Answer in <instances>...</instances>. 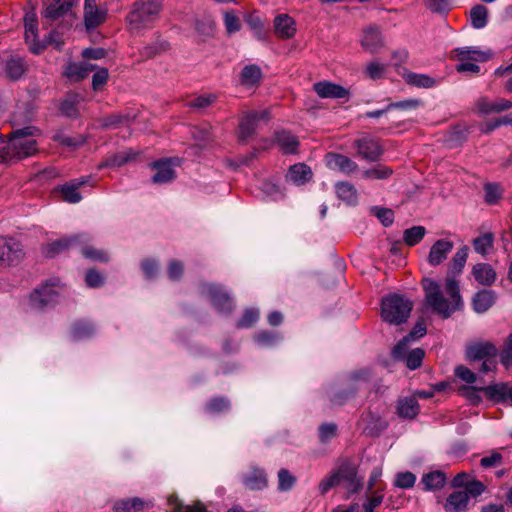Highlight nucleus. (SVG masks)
<instances>
[{"mask_svg": "<svg viewBox=\"0 0 512 512\" xmlns=\"http://www.w3.org/2000/svg\"><path fill=\"white\" fill-rule=\"evenodd\" d=\"M341 480L345 482L347 494L345 499H349L351 494L358 493L362 487L363 482L361 478L357 477V469L355 466L345 463L340 466Z\"/></svg>", "mask_w": 512, "mask_h": 512, "instance_id": "18", "label": "nucleus"}, {"mask_svg": "<svg viewBox=\"0 0 512 512\" xmlns=\"http://www.w3.org/2000/svg\"><path fill=\"white\" fill-rule=\"evenodd\" d=\"M29 65L27 61L18 55L10 56L4 62V74L10 81H18L28 71Z\"/></svg>", "mask_w": 512, "mask_h": 512, "instance_id": "19", "label": "nucleus"}, {"mask_svg": "<svg viewBox=\"0 0 512 512\" xmlns=\"http://www.w3.org/2000/svg\"><path fill=\"white\" fill-rule=\"evenodd\" d=\"M337 197L347 205H355L358 202V193L355 186L347 181H340L335 184Z\"/></svg>", "mask_w": 512, "mask_h": 512, "instance_id": "35", "label": "nucleus"}, {"mask_svg": "<svg viewBox=\"0 0 512 512\" xmlns=\"http://www.w3.org/2000/svg\"><path fill=\"white\" fill-rule=\"evenodd\" d=\"M151 507H153L152 501L132 497L116 500L112 505V510L113 512H143Z\"/></svg>", "mask_w": 512, "mask_h": 512, "instance_id": "17", "label": "nucleus"}, {"mask_svg": "<svg viewBox=\"0 0 512 512\" xmlns=\"http://www.w3.org/2000/svg\"><path fill=\"white\" fill-rule=\"evenodd\" d=\"M452 54H453L452 57L459 62L470 61V60L484 62V61L489 60L493 55L490 50L481 51L475 47L455 48L452 51Z\"/></svg>", "mask_w": 512, "mask_h": 512, "instance_id": "22", "label": "nucleus"}, {"mask_svg": "<svg viewBox=\"0 0 512 512\" xmlns=\"http://www.w3.org/2000/svg\"><path fill=\"white\" fill-rule=\"evenodd\" d=\"M411 341H409L406 337H403L392 349L391 356L395 361H401L403 358L410 352L409 344Z\"/></svg>", "mask_w": 512, "mask_h": 512, "instance_id": "56", "label": "nucleus"}, {"mask_svg": "<svg viewBox=\"0 0 512 512\" xmlns=\"http://www.w3.org/2000/svg\"><path fill=\"white\" fill-rule=\"evenodd\" d=\"M156 173L151 178L154 184H164L173 181L176 178V171L172 167L171 159H160L149 164Z\"/></svg>", "mask_w": 512, "mask_h": 512, "instance_id": "14", "label": "nucleus"}, {"mask_svg": "<svg viewBox=\"0 0 512 512\" xmlns=\"http://www.w3.org/2000/svg\"><path fill=\"white\" fill-rule=\"evenodd\" d=\"M360 43L369 53H377L384 46L380 28L377 25H370L364 28Z\"/></svg>", "mask_w": 512, "mask_h": 512, "instance_id": "15", "label": "nucleus"}, {"mask_svg": "<svg viewBox=\"0 0 512 512\" xmlns=\"http://www.w3.org/2000/svg\"><path fill=\"white\" fill-rule=\"evenodd\" d=\"M224 24L228 34H233L241 29L240 19L230 12L224 14Z\"/></svg>", "mask_w": 512, "mask_h": 512, "instance_id": "63", "label": "nucleus"}, {"mask_svg": "<svg viewBox=\"0 0 512 512\" xmlns=\"http://www.w3.org/2000/svg\"><path fill=\"white\" fill-rule=\"evenodd\" d=\"M168 503L174 506V512H206V507L200 502L192 506H187L185 510H182V506L176 495H170L168 497Z\"/></svg>", "mask_w": 512, "mask_h": 512, "instance_id": "50", "label": "nucleus"}, {"mask_svg": "<svg viewBox=\"0 0 512 512\" xmlns=\"http://www.w3.org/2000/svg\"><path fill=\"white\" fill-rule=\"evenodd\" d=\"M73 6V0H55L44 12V17L52 20L66 15Z\"/></svg>", "mask_w": 512, "mask_h": 512, "instance_id": "38", "label": "nucleus"}, {"mask_svg": "<svg viewBox=\"0 0 512 512\" xmlns=\"http://www.w3.org/2000/svg\"><path fill=\"white\" fill-rule=\"evenodd\" d=\"M469 503L468 493L464 491H454L447 498L444 504L446 512H464Z\"/></svg>", "mask_w": 512, "mask_h": 512, "instance_id": "30", "label": "nucleus"}, {"mask_svg": "<svg viewBox=\"0 0 512 512\" xmlns=\"http://www.w3.org/2000/svg\"><path fill=\"white\" fill-rule=\"evenodd\" d=\"M313 90L320 98L342 99L349 98L350 92L345 87L329 81L316 82Z\"/></svg>", "mask_w": 512, "mask_h": 512, "instance_id": "16", "label": "nucleus"}, {"mask_svg": "<svg viewBox=\"0 0 512 512\" xmlns=\"http://www.w3.org/2000/svg\"><path fill=\"white\" fill-rule=\"evenodd\" d=\"M184 272V265L181 261L172 259L168 263L167 274L172 281L181 279Z\"/></svg>", "mask_w": 512, "mask_h": 512, "instance_id": "59", "label": "nucleus"}, {"mask_svg": "<svg viewBox=\"0 0 512 512\" xmlns=\"http://www.w3.org/2000/svg\"><path fill=\"white\" fill-rule=\"evenodd\" d=\"M37 16L34 10L25 14L24 28H25V42L28 44L29 49L34 54H39L43 51L44 45L38 41V25Z\"/></svg>", "mask_w": 512, "mask_h": 512, "instance_id": "9", "label": "nucleus"}, {"mask_svg": "<svg viewBox=\"0 0 512 512\" xmlns=\"http://www.w3.org/2000/svg\"><path fill=\"white\" fill-rule=\"evenodd\" d=\"M416 476L412 472L398 473L395 480V486L402 489L412 488L415 484Z\"/></svg>", "mask_w": 512, "mask_h": 512, "instance_id": "60", "label": "nucleus"}, {"mask_svg": "<svg viewBox=\"0 0 512 512\" xmlns=\"http://www.w3.org/2000/svg\"><path fill=\"white\" fill-rule=\"evenodd\" d=\"M206 293L209 295L212 304L221 313L228 314L233 309V303L230 296L223 291L220 286L215 284L204 285Z\"/></svg>", "mask_w": 512, "mask_h": 512, "instance_id": "13", "label": "nucleus"}, {"mask_svg": "<svg viewBox=\"0 0 512 512\" xmlns=\"http://www.w3.org/2000/svg\"><path fill=\"white\" fill-rule=\"evenodd\" d=\"M470 20L474 28H484L488 22V9L481 4L475 5L470 11Z\"/></svg>", "mask_w": 512, "mask_h": 512, "instance_id": "45", "label": "nucleus"}, {"mask_svg": "<svg viewBox=\"0 0 512 512\" xmlns=\"http://www.w3.org/2000/svg\"><path fill=\"white\" fill-rule=\"evenodd\" d=\"M413 302L403 295L392 293L382 298L381 317L390 325H401L410 317Z\"/></svg>", "mask_w": 512, "mask_h": 512, "instance_id": "4", "label": "nucleus"}, {"mask_svg": "<svg viewBox=\"0 0 512 512\" xmlns=\"http://www.w3.org/2000/svg\"><path fill=\"white\" fill-rule=\"evenodd\" d=\"M420 412V406L415 396L401 397L397 400L396 413L402 419L412 420Z\"/></svg>", "mask_w": 512, "mask_h": 512, "instance_id": "24", "label": "nucleus"}, {"mask_svg": "<svg viewBox=\"0 0 512 512\" xmlns=\"http://www.w3.org/2000/svg\"><path fill=\"white\" fill-rule=\"evenodd\" d=\"M95 65L89 63H69L65 70L64 76L67 77L72 82H79L86 78L89 73L95 70Z\"/></svg>", "mask_w": 512, "mask_h": 512, "instance_id": "29", "label": "nucleus"}, {"mask_svg": "<svg viewBox=\"0 0 512 512\" xmlns=\"http://www.w3.org/2000/svg\"><path fill=\"white\" fill-rule=\"evenodd\" d=\"M372 210L385 227H388L393 223L394 212L391 209L374 207Z\"/></svg>", "mask_w": 512, "mask_h": 512, "instance_id": "64", "label": "nucleus"}, {"mask_svg": "<svg viewBox=\"0 0 512 512\" xmlns=\"http://www.w3.org/2000/svg\"><path fill=\"white\" fill-rule=\"evenodd\" d=\"M497 294L493 290H480L472 298V307L476 313H485L496 302Z\"/></svg>", "mask_w": 512, "mask_h": 512, "instance_id": "27", "label": "nucleus"}, {"mask_svg": "<svg viewBox=\"0 0 512 512\" xmlns=\"http://www.w3.org/2000/svg\"><path fill=\"white\" fill-rule=\"evenodd\" d=\"M340 481H341V472H340V468H339L337 472H334L321 480V482L319 483V486H318L320 494L325 495L331 488L338 485L340 483Z\"/></svg>", "mask_w": 512, "mask_h": 512, "instance_id": "49", "label": "nucleus"}, {"mask_svg": "<svg viewBox=\"0 0 512 512\" xmlns=\"http://www.w3.org/2000/svg\"><path fill=\"white\" fill-rule=\"evenodd\" d=\"M106 11L98 7L96 0H85L84 22L87 29H94L105 21Z\"/></svg>", "mask_w": 512, "mask_h": 512, "instance_id": "21", "label": "nucleus"}, {"mask_svg": "<svg viewBox=\"0 0 512 512\" xmlns=\"http://www.w3.org/2000/svg\"><path fill=\"white\" fill-rule=\"evenodd\" d=\"M359 425L363 426V432L370 437H378L388 428V422L371 410L361 414Z\"/></svg>", "mask_w": 512, "mask_h": 512, "instance_id": "10", "label": "nucleus"}, {"mask_svg": "<svg viewBox=\"0 0 512 512\" xmlns=\"http://www.w3.org/2000/svg\"><path fill=\"white\" fill-rule=\"evenodd\" d=\"M481 388L482 387L476 386H462L459 388L458 391L464 398L469 400L472 404L478 405L482 401V398L479 395L480 391L483 392Z\"/></svg>", "mask_w": 512, "mask_h": 512, "instance_id": "53", "label": "nucleus"}, {"mask_svg": "<svg viewBox=\"0 0 512 512\" xmlns=\"http://www.w3.org/2000/svg\"><path fill=\"white\" fill-rule=\"evenodd\" d=\"M353 146L357 148V155L367 161H377L383 154V148L379 140L371 136L356 139Z\"/></svg>", "mask_w": 512, "mask_h": 512, "instance_id": "8", "label": "nucleus"}, {"mask_svg": "<svg viewBox=\"0 0 512 512\" xmlns=\"http://www.w3.org/2000/svg\"><path fill=\"white\" fill-rule=\"evenodd\" d=\"M453 242L446 239L437 240L431 247L428 254V262L431 266H438L446 260L453 249Z\"/></svg>", "mask_w": 512, "mask_h": 512, "instance_id": "23", "label": "nucleus"}, {"mask_svg": "<svg viewBox=\"0 0 512 512\" xmlns=\"http://www.w3.org/2000/svg\"><path fill=\"white\" fill-rule=\"evenodd\" d=\"M426 229L423 226H413L403 232L405 244L412 247L418 244L425 236Z\"/></svg>", "mask_w": 512, "mask_h": 512, "instance_id": "46", "label": "nucleus"}, {"mask_svg": "<svg viewBox=\"0 0 512 512\" xmlns=\"http://www.w3.org/2000/svg\"><path fill=\"white\" fill-rule=\"evenodd\" d=\"M403 79L410 86L418 88H432L437 84V80L427 74H418L406 71L403 74Z\"/></svg>", "mask_w": 512, "mask_h": 512, "instance_id": "39", "label": "nucleus"}, {"mask_svg": "<svg viewBox=\"0 0 512 512\" xmlns=\"http://www.w3.org/2000/svg\"><path fill=\"white\" fill-rule=\"evenodd\" d=\"M424 356L425 352L423 349L415 348L411 350L400 362L405 363L409 369L415 370L421 366Z\"/></svg>", "mask_w": 512, "mask_h": 512, "instance_id": "47", "label": "nucleus"}, {"mask_svg": "<svg viewBox=\"0 0 512 512\" xmlns=\"http://www.w3.org/2000/svg\"><path fill=\"white\" fill-rule=\"evenodd\" d=\"M275 33L279 38L289 39L296 33L294 20L287 14H280L274 20Z\"/></svg>", "mask_w": 512, "mask_h": 512, "instance_id": "28", "label": "nucleus"}, {"mask_svg": "<svg viewBox=\"0 0 512 512\" xmlns=\"http://www.w3.org/2000/svg\"><path fill=\"white\" fill-rule=\"evenodd\" d=\"M296 481H297L296 477L294 475H292L289 470H287L285 468H281L278 471V489H279V491L284 492V491L291 490L294 487Z\"/></svg>", "mask_w": 512, "mask_h": 512, "instance_id": "48", "label": "nucleus"}, {"mask_svg": "<svg viewBox=\"0 0 512 512\" xmlns=\"http://www.w3.org/2000/svg\"><path fill=\"white\" fill-rule=\"evenodd\" d=\"M494 237L492 233H486L473 240V247L477 253L486 254L487 249L492 247Z\"/></svg>", "mask_w": 512, "mask_h": 512, "instance_id": "51", "label": "nucleus"}, {"mask_svg": "<svg viewBox=\"0 0 512 512\" xmlns=\"http://www.w3.org/2000/svg\"><path fill=\"white\" fill-rule=\"evenodd\" d=\"M447 478L442 471H432L422 476L421 482L427 491L440 490L446 484Z\"/></svg>", "mask_w": 512, "mask_h": 512, "instance_id": "41", "label": "nucleus"}, {"mask_svg": "<svg viewBox=\"0 0 512 512\" xmlns=\"http://www.w3.org/2000/svg\"><path fill=\"white\" fill-rule=\"evenodd\" d=\"M243 483L250 490H261L268 484L267 475L263 469L253 468L243 476Z\"/></svg>", "mask_w": 512, "mask_h": 512, "instance_id": "32", "label": "nucleus"}, {"mask_svg": "<svg viewBox=\"0 0 512 512\" xmlns=\"http://www.w3.org/2000/svg\"><path fill=\"white\" fill-rule=\"evenodd\" d=\"M54 139L59 142L61 145L71 147V148H77L85 142V138L81 135L77 137H71L65 134H56L54 136Z\"/></svg>", "mask_w": 512, "mask_h": 512, "instance_id": "58", "label": "nucleus"}, {"mask_svg": "<svg viewBox=\"0 0 512 512\" xmlns=\"http://www.w3.org/2000/svg\"><path fill=\"white\" fill-rule=\"evenodd\" d=\"M89 181V177H81L79 179L71 180L70 182L65 183L59 188V192L61 193L63 200L69 203H78L82 196L78 192V189L87 184Z\"/></svg>", "mask_w": 512, "mask_h": 512, "instance_id": "26", "label": "nucleus"}, {"mask_svg": "<svg viewBox=\"0 0 512 512\" xmlns=\"http://www.w3.org/2000/svg\"><path fill=\"white\" fill-rule=\"evenodd\" d=\"M240 79L242 85L245 86L259 85L262 79V71L257 65H247L242 69Z\"/></svg>", "mask_w": 512, "mask_h": 512, "instance_id": "42", "label": "nucleus"}, {"mask_svg": "<svg viewBox=\"0 0 512 512\" xmlns=\"http://www.w3.org/2000/svg\"><path fill=\"white\" fill-rule=\"evenodd\" d=\"M162 9V0H135L126 16L130 30L139 32L153 27Z\"/></svg>", "mask_w": 512, "mask_h": 512, "instance_id": "3", "label": "nucleus"}, {"mask_svg": "<svg viewBox=\"0 0 512 512\" xmlns=\"http://www.w3.org/2000/svg\"><path fill=\"white\" fill-rule=\"evenodd\" d=\"M270 118L268 110L249 111L243 113L239 122L238 139L242 143H247L249 139L255 134L260 120L267 121Z\"/></svg>", "mask_w": 512, "mask_h": 512, "instance_id": "5", "label": "nucleus"}, {"mask_svg": "<svg viewBox=\"0 0 512 512\" xmlns=\"http://www.w3.org/2000/svg\"><path fill=\"white\" fill-rule=\"evenodd\" d=\"M456 377H458L459 379H461L462 381L468 383V384H472L474 382H476L477 380V376L476 374L468 367L464 366V365H459L455 368V371H454Z\"/></svg>", "mask_w": 512, "mask_h": 512, "instance_id": "61", "label": "nucleus"}, {"mask_svg": "<svg viewBox=\"0 0 512 512\" xmlns=\"http://www.w3.org/2000/svg\"><path fill=\"white\" fill-rule=\"evenodd\" d=\"M259 319V312L254 309H247L242 317L237 321L236 327L239 329L252 327Z\"/></svg>", "mask_w": 512, "mask_h": 512, "instance_id": "52", "label": "nucleus"}, {"mask_svg": "<svg viewBox=\"0 0 512 512\" xmlns=\"http://www.w3.org/2000/svg\"><path fill=\"white\" fill-rule=\"evenodd\" d=\"M24 255L23 246L18 240L0 237V267L16 265Z\"/></svg>", "mask_w": 512, "mask_h": 512, "instance_id": "6", "label": "nucleus"}, {"mask_svg": "<svg viewBox=\"0 0 512 512\" xmlns=\"http://www.w3.org/2000/svg\"><path fill=\"white\" fill-rule=\"evenodd\" d=\"M207 413L219 414L228 412L231 409V401L224 396L213 397L204 406Z\"/></svg>", "mask_w": 512, "mask_h": 512, "instance_id": "43", "label": "nucleus"}, {"mask_svg": "<svg viewBox=\"0 0 512 512\" xmlns=\"http://www.w3.org/2000/svg\"><path fill=\"white\" fill-rule=\"evenodd\" d=\"M247 24L254 31L255 36L257 37L258 40L263 41L266 39V33L263 28V23L259 19V17L249 16L247 19Z\"/></svg>", "mask_w": 512, "mask_h": 512, "instance_id": "62", "label": "nucleus"}, {"mask_svg": "<svg viewBox=\"0 0 512 512\" xmlns=\"http://www.w3.org/2000/svg\"><path fill=\"white\" fill-rule=\"evenodd\" d=\"M472 274L475 280L484 286L492 285L496 280V272L490 264L478 263L473 266Z\"/></svg>", "mask_w": 512, "mask_h": 512, "instance_id": "33", "label": "nucleus"}, {"mask_svg": "<svg viewBox=\"0 0 512 512\" xmlns=\"http://www.w3.org/2000/svg\"><path fill=\"white\" fill-rule=\"evenodd\" d=\"M95 333V326L87 320H77L71 326V337L76 340L90 338Z\"/></svg>", "mask_w": 512, "mask_h": 512, "instance_id": "40", "label": "nucleus"}, {"mask_svg": "<svg viewBox=\"0 0 512 512\" xmlns=\"http://www.w3.org/2000/svg\"><path fill=\"white\" fill-rule=\"evenodd\" d=\"M325 161L329 168L338 170L344 174L354 173L358 169V164L356 162L339 153H328L325 156Z\"/></svg>", "mask_w": 512, "mask_h": 512, "instance_id": "20", "label": "nucleus"}, {"mask_svg": "<svg viewBox=\"0 0 512 512\" xmlns=\"http://www.w3.org/2000/svg\"><path fill=\"white\" fill-rule=\"evenodd\" d=\"M337 435V425L335 423H324L319 427V439L322 443H327Z\"/></svg>", "mask_w": 512, "mask_h": 512, "instance_id": "57", "label": "nucleus"}, {"mask_svg": "<svg viewBox=\"0 0 512 512\" xmlns=\"http://www.w3.org/2000/svg\"><path fill=\"white\" fill-rule=\"evenodd\" d=\"M80 238H83V236L74 235L55 240L43 246L42 253L47 258H53L60 253L68 251L70 248L78 247L80 244Z\"/></svg>", "mask_w": 512, "mask_h": 512, "instance_id": "12", "label": "nucleus"}, {"mask_svg": "<svg viewBox=\"0 0 512 512\" xmlns=\"http://www.w3.org/2000/svg\"><path fill=\"white\" fill-rule=\"evenodd\" d=\"M468 247H461L453 256L445 280V291L450 297L446 299L441 291L440 285L432 279H423L422 286L425 293V304L442 318H449L455 311L463 308V301L460 295L459 282L456 275L461 274L468 257Z\"/></svg>", "mask_w": 512, "mask_h": 512, "instance_id": "1", "label": "nucleus"}, {"mask_svg": "<svg viewBox=\"0 0 512 512\" xmlns=\"http://www.w3.org/2000/svg\"><path fill=\"white\" fill-rule=\"evenodd\" d=\"M38 133L34 126H27L13 131L7 145L0 150V162L13 159L20 160L37 152V143L33 138Z\"/></svg>", "mask_w": 512, "mask_h": 512, "instance_id": "2", "label": "nucleus"}, {"mask_svg": "<svg viewBox=\"0 0 512 512\" xmlns=\"http://www.w3.org/2000/svg\"><path fill=\"white\" fill-rule=\"evenodd\" d=\"M170 48L169 42L165 40H157L151 44L145 45L140 51V56L143 59H151L160 53L167 51Z\"/></svg>", "mask_w": 512, "mask_h": 512, "instance_id": "44", "label": "nucleus"}, {"mask_svg": "<svg viewBox=\"0 0 512 512\" xmlns=\"http://www.w3.org/2000/svg\"><path fill=\"white\" fill-rule=\"evenodd\" d=\"M386 66L378 61L370 62L365 69V75L372 79L377 80L384 76Z\"/></svg>", "mask_w": 512, "mask_h": 512, "instance_id": "55", "label": "nucleus"}, {"mask_svg": "<svg viewBox=\"0 0 512 512\" xmlns=\"http://www.w3.org/2000/svg\"><path fill=\"white\" fill-rule=\"evenodd\" d=\"M313 177L311 168L305 163L291 165L286 174V180L297 186L308 183Z\"/></svg>", "mask_w": 512, "mask_h": 512, "instance_id": "25", "label": "nucleus"}, {"mask_svg": "<svg viewBox=\"0 0 512 512\" xmlns=\"http://www.w3.org/2000/svg\"><path fill=\"white\" fill-rule=\"evenodd\" d=\"M498 349L489 341H479L467 346L465 356L468 361H481L496 358Z\"/></svg>", "mask_w": 512, "mask_h": 512, "instance_id": "11", "label": "nucleus"}, {"mask_svg": "<svg viewBox=\"0 0 512 512\" xmlns=\"http://www.w3.org/2000/svg\"><path fill=\"white\" fill-rule=\"evenodd\" d=\"M58 280L47 281L37 287L30 295V305L35 309H43L57 301L59 292L55 289Z\"/></svg>", "mask_w": 512, "mask_h": 512, "instance_id": "7", "label": "nucleus"}, {"mask_svg": "<svg viewBox=\"0 0 512 512\" xmlns=\"http://www.w3.org/2000/svg\"><path fill=\"white\" fill-rule=\"evenodd\" d=\"M485 201L488 204H495L502 197L500 186L496 183H487L484 185Z\"/></svg>", "mask_w": 512, "mask_h": 512, "instance_id": "54", "label": "nucleus"}, {"mask_svg": "<svg viewBox=\"0 0 512 512\" xmlns=\"http://www.w3.org/2000/svg\"><path fill=\"white\" fill-rule=\"evenodd\" d=\"M138 153L132 149H127L121 152L114 153L105 158V160L99 165V168L103 167H121L131 161H134Z\"/></svg>", "mask_w": 512, "mask_h": 512, "instance_id": "31", "label": "nucleus"}, {"mask_svg": "<svg viewBox=\"0 0 512 512\" xmlns=\"http://www.w3.org/2000/svg\"><path fill=\"white\" fill-rule=\"evenodd\" d=\"M275 141L285 154H296L299 141L297 137L288 131H278L275 133Z\"/></svg>", "mask_w": 512, "mask_h": 512, "instance_id": "34", "label": "nucleus"}, {"mask_svg": "<svg viewBox=\"0 0 512 512\" xmlns=\"http://www.w3.org/2000/svg\"><path fill=\"white\" fill-rule=\"evenodd\" d=\"M80 101L81 96L79 94H68L59 107L62 115L70 119H77L79 117L78 104Z\"/></svg>", "mask_w": 512, "mask_h": 512, "instance_id": "37", "label": "nucleus"}, {"mask_svg": "<svg viewBox=\"0 0 512 512\" xmlns=\"http://www.w3.org/2000/svg\"><path fill=\"white\" fill-rule=\"evenodd\" d=\"M83 238H80V244L77 248L80 249L82 255L85 258L91 259L93 261H99L106 263L109 260L108 254L100 249H96L95 247L88 245L87 242L89 238L86 235H82Z\"/></svg>", "mask_w": 512, "mask_h": 512, "instance_id": "36", "label": "nucleus"}]
</instances>
